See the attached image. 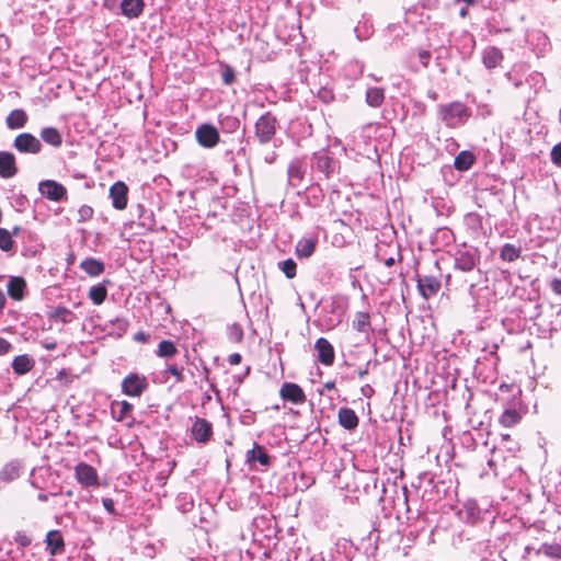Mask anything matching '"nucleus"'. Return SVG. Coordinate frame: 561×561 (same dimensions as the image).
Wrapping results in <instances>:
<instances>
[{"label":"nucleus","instance_id":"f257e3e1","mask_svg":"<svg viewBox=\"0 0 561 561\" xmlns=\"http://www.w3.org/2000/svg\"><path fill=\"white\" fill-rule=\"evenodd\" d=\"M442 272L435 263V272L427 275H416V286L420 295L425 300L436 296L442 288Z\"/></svg>","mask_w":561,"mask_h":561},{"label":"nucleus","instance_id":"f03ea898","mask_svg":"<svg viewBox=\"0 0 561 561\" xmlns=\"http://www.w3.org/2000/svg\"><path fill=\"white\" fill-rule=\"evenodd\" d=\"M442 119L450 128H455L463 124L469 117V111L461 102H453L439 106Z\"/></svg>","mask_w":561,"mask_h":561},{"label":"nucleus","instance_id":"7ed1b4c3","mask_svg":"<svg viewBox=\"0 0 561 561\" xmlns=\"http://www.w3.org/2000/svg\"><path fill=\"white\" fill-rule=\"evenodd\" d=\"M254 136L261 145L268 144L276 134L277 118L271 112L261 115L254 126Z\"/></svg>","mask_w":561,"mask_h":561},{"label":"nucleus","instance_id":"20e7f679","mask_svg":"<svg viewBox=\"0 0 561 561\" xmlns=\"http://www.w3.org/2000/svg\"><path fill=\"white\" fill-rule=\"evenodd\" d=\"M149 387L145 375L130 373L122 380V392L128 397H140Z\"/></svg>","mask_w":561,"mask_h":561},{"label":"nucleus","instance_id":"39448f33","mask_svg":"<svg viewBox=\"0 0 561 561\" xmlns=\"http://www.w3.org/2000/svg\"><path fill=\"white\" fill-rule=\"evenodd\" d=\"M13 147L21 153L37 154L42 151V142L31 133L19 134L13 140Z\"/></svg>","mask_w":561,"mask_h":561},{"label":"nucleus","instance_id":"423d86ee","mask_svg":"<svg viewBox=\"0 0 561 561\" xmlns=\"http://www.w3.org/2000/svg\"><path fill=\"white\" fill-rule=\"evenodd\" d=\"M195 138L199 146L204 148H214L220 140L217 128L211 124H202L195 131Z\"/></svg>","mask_w":561,"mask_h":561},{"label":"nucleus","instance_id":"0eeeda50","mask_svg":"<svg viewBox=\"0 0 561 561\" xmlns=\"http://www.w3.org/2000/svg\"><path fill=\"white\" fill-rule=\"evenodd\" d=\"M77 481L84 488L98 486L99 474L94 467L87 462H79L75 468Z\"/></svg>","mask_w":561,"mask_h":561},{"label":"nucleus","instance_id":"6e6552de","mask_svg":"<svg viewBox=\"0 0 561 561\" xmlns=\"http://www.w3.org/2000/svg\"><path fill=\"white\" fill-rule=\"evenodd\" d=\"M38 190L41 194L51 202H60L67 195L66 187L53 180H45L39 183Z\"/></svg>","mask_w":561,"mask_h":561},{"label":"nucleus","instance_id":"1a4fd4ad","mask_svg":"<svg viewBox=\"0 0 561 561\" xmlns=\"http://www.w3.org/2000/svg\"><path fill=\"white\" fill-rule=\"evenodd\" d=\"M213 433V425L209 421L203 417L195 419L191 434L198 444H207L211 439Z\"/></svg>","mask_w":561,"mask_h":561},{"label":"nucleus","instance_id":"9d476101","mask_svg":"<svg viewBox=\"0 0 561 561\" xmlns=\"http://www.w3.org/2000/svg\"><path fill=\"white\" fill-rule=\"evenodd\" d=\"M110 197L112 199V205L117 210H124L127 207L128 203V186L123 181L115 182L110 187Z\"/></svg>","mask_w":561,"mask_h":561},{"label":"nucleus","instance_id":"9b49d317","mask_svg":"<svg viewBox=\"0 0 561 561\" xmlns=\"http://www.w3.org/2000/svg\"><path fill=\"white\" fill-rule=\"evenodd\" d=\"M279 396L294 404H304L307 401L304 389L295 382H285L279 389Z\"/></svg>","mask_w":561,"mask_h":561},{"label":"nucleus","instance_id":"f8f14e48","mask_svg":"<svg viewBox=\"0 0 561 561\" xmlns=\"http://www.w3.org/2000/svg\"><path fill=\"white\" fill-rule=\"evenodd\" d=\"M319 362L324 366H331L335 359L332 344L325 337H319L314 343Z\"/></svg>","mask_w":561,"mask_h":561},{"label":"nucleus","instance_id":"ddd939ff","mask_svg":"<svg viewBox=\"0 0 561 561\" xmlns=\"http://www.w3.org/2000/svg\"><path fill=\"white\" fill-rule=\"evenodd\" d=\"M19 172L15 156L10 151H0V178L11 179Z\"/></svg>","mask_w":561,"mask_h":561},{"label":"nucleus","instance_id":"4468645a","mask_svg":"<svg viewBox=\"0 0 561 561\" xmlns=\"http://www.w3.org/2000/svg\"><path fill=\"white\" fill-rule=\"evenodd\" d=\"M35 367V359L27 354L15 356L12 360V369L19 376L26 375Z\"/></svg>","mask_w":561,"mask_h":561},{"label":"nucleus","instance_id":"2eb2a0df","mask_svg":"<svg viewBox=\"0 0 561 561\" xmlns=\"http://www.w3.org/2000/svg\"><path fill=\"white\" fill-rule=\"evenodd\" d=\"M45 541L50 556L61 553L65 549V540L59 530L48 531Z\"/></svg>","mask_w":561,"mask_h":561},{"label":"nucleus","instance_id":"dca6fc26","mask_svg":"<svg viewBox=\"0 0 561 561\" xmlns=\"http://www.w3.org/2000/svg\"><path fill=\"white\" fill-rule=\"evenodd\" d=\"M504 55L497 47H488L483 51L482 61L488 69H494L503 62Z\"/></svg>","mask_w":561,"mask_h":561},{"label":"nucleus","instance_id":"f3484780","mask_svg":"<svg viewBox=\"0 0 561 561\" xmlns=\"http://www.w3.org/2000/svg\"><path fill=\"white\" fill-rule=\"evenodd\" d=\"M25 288L26 282L20 276L11 277L7 286L8 295L16 301L23 299Z\"/></svg>","mask_w":561,"mask_h":561},{"label":"nucleus","instance_id":"a211bd4d","mask_svg":"<svg viewBox=\"0 0 561 561\" xmlns=\"http://www.w3.org/2000/svg\"><path fill=\"white\" fill-rule=\"evenodd\" d=\"M339 423L345 430H354L358 426V416L351 408H341L337 413Z\"/></svg>","mask_w":561,"mask_h":561},{"label":"nucleus","instance_id":"6ab92c4d","mask_svg":"<svg viewBox=\"0 0 561 561\" xmlns=\"http://www.w3.org/2000/svg\"><path fill=\"white\" fill-rule=\"evenodd\" d=\"M73 312L62 306H58L48 312V320L56 323L68 324L75 320Z\"/></svg>","mask_w":561,"mask_h":561},{"label":"nucleus","instance_id":"aec40b11","mask_svg":"<svg viewBox=\"0 0 561 561\" xmlns=\"http://www.w3.org/2000/svg\"><path fill=\"white\" fill-rule=\"evenodd\" d=\"M27 119L28 116L26 112L22 108H16L9 113L5 118V124L9 129H20L26 125Z\"/></svg>","mask_w":561,"mask_h":561},{"label":"nucleus","instance_id":"412c9836","mask_svg":"<svg viewBox=\"0 0 561 561\" xmlns=\"http://www.w3.org/2000/svg\"><path fill=\"white\" fill-rule=\"evenodd\" d=\"M144 0H123L121 3L122 12L129 19L138 18L144 11Z\"/></svg>","mask_w":561,"mask_h":561},{"label":"nucleus","instance_id":"4be33fe9","mask_svg":"<svg viewBox=\"0 0 561 561\" xmlns=\"http://www.w3.org/2000/svg\"><path fill=\"white\" fill-rule=\"evenodd\" d=\"M80 268L91 277L100 276L104 270V263L100 260L88 257L80 263Z\"/></svg>","mask_w":561,"mask_h":561},{"label":"nucleus","instance_id":"5701e85b","mask_svg":"<svg viewBox=\"0 0 561 561\" xmlns=\"http://www.w3.org/2000/svg\"><path fill=\"white\" fill-rule=\"evenodd\" d=\"M352 327L359 333L369 334L371 329L370 314L368 312L358 311L352 322Z\"/></svg>","mask_w":561,"mask_h":561},{"label":"nucleus","instance_id":"b1692460","mask_svg":"<svg viewBox=\"0 0 561 561\" xmlns=\"http://www.w3.org/2000/svg\"><path fill=\"white\" fill-rule=\"evenodd\" d=\"M41 138L46 144L59 148L62 145V136L55 127H45L41 130Z\"/></svg>","mask_w":561,"mask_h":561},{"label":"nucleus","instance_id":"393cba45","mask_svg":"<svg viewBox=\"0 0 561 561\" xmlns=\"http://www.w3.org/2000/svg\"><path fill=\"white\" fill-rule=\"evenodd\" d=\"M456 268L462 271V272H470L472 271L477 265V259L476 256L466 251L461 252L455 261Z\"/></svg>","mask_w":561,"mask_h":561},{"label":"nucleus","instance_id":"a878e982","mask_svg":"<svg viewBox=\"0 0 561 561\" xmlns=\"http://www.w3.org/2000/svg\"><path fill=\"white\" fill-rule=\"evenodd\" d=\"M474 161H476V158H474L473 153L465 150V151L459 152L456 156L455 161H454V167L458 171H467L472 167Z\"/></svg>","mask_w":561,"mask_h":561},{"label":"nucleus","instance_id":"bb28decb","mask_svg":"<svg viewBox=\"0 0 561 561\" xmlns=\"http://www.w3.org/2000/svg\"><path fill=\"white\" fill-rule=\"evenodd\" d=\"M115 405L119 407V412L116 416V420L118 422L129 420L128 424H131L134 422V417L131 414L133 408H134L133 404L129 403L128 401L113 402L111 405L113 412H114Z\"/></svg>","mask_w":561,"mask_h":561},{"label":"nucleus","instance_id":"cd10ccee","mask_svg":"<svg viewBox=\"0 0 561 561\" xmlns=\"http://www.w3.org/2000/svg\"><path fill=\"white\" fill-rule=\"evenodd\" d=\"M522 249L512 243H505L500 250V257L504 262H514L520 257Z\"/></svg>","mask_w":561,"mask_h":561},{"label":"nucleus","instance_id":"c85d7f7f","mask_svg":"<svg viewBox=\"0 0 561 561\" xmlns=\"http://www.w3.org/2000/svg\"><path fill=\"white\" fill-rule=\"evenodd\" d=\"M317 247L316 239H301L296 247V254L299 257H309L313 254Z\"/></svg>","mask_w":561,"mask_h":561},{"label":"nucleus","instance_id":"c756f323","mask_svg":"<svg viewBox=\"0 0 561 561\" xmlns=\"http://www.w3.org/2000/svg\"><path fill=\"white\" fill-rule=\"evenodd\" d=\"M522 420L520 413L515 409H507L505 410L500 419L499 422L504 427H513L517 425Z\"/></svg>","mask_w":561,"mask_h":561},{"label":"nucleus","instance_id":"7c9ffc66","mask_svg":"<svg viewBox=\"0 0 561 561\" xmlns=\"http://www.w3.org/2000/svg\"><path fill=\"white\" fill-rule=\"evenodd\" d=\"M178 354V347L171 340H162L158 344L157 356L161 358H171Z\"/></svg>","mask_w":561,"mask_h":561},{"label":"nucleus","instance_id":"2f4dec72","mask_svg":"<svg viewBox=\"0 0 561 561\" xmlns=\"http://www.w3.org/2000/svg\"><path fill=\"white\" fill-rule=\"evenodd\" d=\"M20 477V466L14 462H9L3 466L0 471V480L2 482H11Z\"/></svg>","mask_w":561,"mask_h":561},{"label":"nucleus","instance_id":"473e14b6","mask_svg":"<svg viewBox=\"0 0 561 561\" xmlns=\"http://www.w3.org/2000/svg\"><path fill=\"white\" fill-rule=\"evenodd\" d=\"M385 101V92L381 88H370L366 92V102L369 106L379 107Z\"/></svg>","mask_w":561,"mask_h":561},{"label":"nucleus","instance_id":"72a5a7b5","mask_svg":"<svg viewBox=\"0 0 561 561\" xmlns=\"http://www.w3.org/2000/svg\"><path fill=\"white\" fill-rule=\"evenodd\" d=\"M249 459L257 460L262 466L270 465V456L265 448L256 444L254 445V448L249 451Z\"/></svg>","mask_w":561,"mask_h":561},{"label":"nucleus","instance_id":"f704fd0d","mask_svg":"<svg viewBox=\"0 0 561 561\" xmlns=\"http://www.w3.org/2000/svg\"><path fill=\"white\" fill-rule=\"evenodd\" d=\"M107 296V289L104 285L93 286L89 290V298L95 305H101L105 301Z\"/></svg>","mask_w":561,"mask_h":561},{"label":"nucleus","instance_id":"c9c22d12","mask_svg":"<svg viewBox=\"0 0 561 561\" xmlns=\"http://www.w3.org/2000/svg\"><path fill=\"white\" fill-rule=\"evenodd\" d=\"M537 553H543L552 559H561V545L558 543H543Z\"/></svg>","mask_w":561,"mask_h":561},{"label":"nucleus","instance_id":"e433bc0d","mask_svg":"<svg viewBox=\"0 0 561 561\" xmlns=\"http://www.w3.org/2000/svg\"><path fill=\"white\" fill-rule=\"evenodd\" d=\"M317 168L329 175L333 172V160L328 156H320L317 158Z\"/></svg>","mask_w":561,"mask_h":561},{"label":"nucleus","instance_id":"4c0bfd02","mask_svg":"<svg viewBox=\"0 0 561 561\" xmlns=\"http://www.w3.org/2000/svg\"><path fill=\"white\" fill-rule=\"evenodd\" d=\"M94 210L89 205H81L77 210V222H85L93 217Z\"/></svg>","mask_w":561,"mask_h":561},{"label":"nucleus","instance_id":"58836bf2","mask_svg":"<svg viewBox=\"0 0 561 561\" xmlns=\"http://www.w3.org/2000/svg\"><path fill=\"white\" fill-rule=\"evenodd\" d=\"M12 248L13 240L11 233L4 228H0V249L2 251H10Z\"/></svg>","mask_w":561,"mask_h":561},{"label":"nucleus","instance_id":"ea45409f","mask_svg":"<svg viewBox=\"0 0 561 561\" xmlns=\"http://www.w3.org/2000/svg\"><path fill=\"white\" fill-rule=\"evenodd\" d=\"M282 271L287 278H294L297 273V265L294 260L287 259L282 263Z\"/></svg>","mask_w":561,"mask_h":561},{"label":"nucleus","instance_id":"a19ab883","mask_svg":"<svg viewBox=\"0 0 561 561\" xmlns=\"http://www.w3.org/2000/svg\"><path fill=\"white\" fill-rule=\"evenodd\" d=\"M56 379L61 383V386L68 387L75 380V376L67 369H60L57 373Z\"/></svg>","mask_w":561,"mask_h":561},{"label":"nucleus","instance_id":"79ce46f5","mask_svg":"<svg viewBox=\"0 0 561 561\" xmlns=\"http://www.w3.org/2000/svg\"><path fill=\"white\" fill-rule=\"evenodd\" d=\"M236 81V73L232 67L226 65L222 71V82L231 85Z\"/></svg>","mask_w":561,"mask_h":561},{"label":"nucleus","instance_id":"37998d69","mask_svg":"<svg viewBox=\"0 0 561 561\" xmlns=\"http://www.w3.org/2000/svg\"><path fill=\"white\" fill-rule=\"evenodd\" d=\"M165 371L171 374L175 378L176 382H182L184 380L183 368L178 367L176 365H168Z\"/></svg>","mask_w":561,"mask_h":561},{"label":"nucleus","instance_id":"c03bdc74","mask_svg":"<svg viewBox=\"0 0 561 561\" xmlns=\"http://www.w3.org/2000/svg\"><path fill=\"white\" fill-rule=\"evenodd\" d=\"M551 161L553 162V164H556L557 167H561V142L557 144L552 149H551Z\"/></svg>","mask_w":561,"mask_h":561},{"label":"nucleus","instance_id":"a18cd8bd","mask_svg":"<svg viewBox=\"0 0 561 561\" xmlns=\"http://www.w3.org/2000/svg\"><path fill=\"white\" fill-rule=\"evenodd\" d=\"M14 540L18 545H20L21 547H27L31 545L32 542V539L30 536H27L26 534L24 533H18L16 536L14 537Z\"/></svg>","mask_w":561,"mask_h":561},{"label":"nucleus","instance_id":"49530a36","mask_svg":"<svg viewBox=\"0 0 561 561\" xmlns=\"http://www.w3.org/2000/svg\"><path fill=\"white\" fill-rule=\"evenodd\" d=\"M12 348V344L3 337H0V355L9 353Z\"/></svg>","mask_w":561,"mask_h":561},{"label":"nucleus","instance_id":"de8ad7c7","mask_svg":"<svg viewBox=\"0 0 561 561\" xmlns=\"http://www.w3.org/2000/svg\"><path fill=\"white\" fill-rule=\"evenodd\" d=\"M419 58L424 67L428 66L431 59V53L428 50H421L419 53Z\"/></svg>","mask_w":561,"mask_h":561},{"label":"nucleus","instance_id":"09e8293b","mask_svg":"<svg viewBox=\"0 0 561 561\" xmlns=\"http://www.w3.org/2000/svg\"><path fill=\"white\" fill-rule=\"evenodd\" d=\"M553 293L561 295V278H553L550 283Z\"/></svg>","mask_w":561,"mask_h":561},{"label":"nucleus","instance_id":"8fccbe9b","mask_svg":"<svg viewBox=\"0 0 561 561\" xmlns=\"http://www.w3.org/2000/svg\"><path fill=\"white\" fill-rule=\"evenodd\" d=\"M242 360V356L241 354L239 353H233L231 354L229 357H228V363L231 365V366H236V365H239Z\"/></svg>","mask_w":561,"mask_h":561},{"label":"nucleus","instance_id":"3c124183","mask_svg":"<svg viewBox=\"0 0 561 561\" xmlns=\"http://www.w3.org/2000/svg\"><path fill=\"white\" fill-rule=\"evenodd\" d=\"M134 339L135 341L147 343L149 341V335H147L145 332H137Z\"/></svg>","mask_w":561,"mask_h":561},{"label":"nucleus","instance_id":"603ef678","mask_svg":"<svg viewBox=\"0 0 561 561\" xmlns=\"http://www.w3.org/2000/svg\"><path fill=\"white\" fill-rule=\"evenodd\" d=\"M103 505L110 513L114 512V503L111 499H104Z\"/></svg>","mask_w":561,"mask_h":561},{"label":"nucleus","instance_id":"864d4df0","mask_svg":"<svg viewBox=\"0 0 561 561\" xmlns=\"http://www.w3.org/2000/svg\"><path fill=\"white\" fill-rule=\"evenodd\" d=\"M319 95L324 100V101H328V100H331L333 99V95L331 93V91L329 90H323L319 93Z\"/></svg>","mask_w":561,"mask_h":561},{"label":"nucleus","instance_id":"5fc2aeb1","mask_svg":"<svg viewBox=\"0 0 561 561\" xmlns=\"http://www.w3.org/2000/svg\"><path fill=\"white\" fill-rule=\"evenodd\" d=\"M43 347L47 351H54L57 347L56 342L44 343Z\"/></svg>","mask_w":561,"mask_h":561},{"label":"nucleus","instance_id":"6e6d98bb","mask_svg":"<svg viewBox=\"0 0 561 561\" xmlns=\"http://www.w3.org/2000/svg\"><path fill=\"white\" fill-rule=\"evenodd\" d=\"M324 389L327 390H333L335 389V381L334 380H330V381H327L324 385H323Z\"/></svg>","mask_w":561,"mask_h":561},{"label":"nucleus","instance_id":"4d7b16f0","mask_svg":"<svg viewBox=\"0 0 561 561\" xmlns=\"http://www.w3.org/2000/svg\"><path fill=\"white\" fill-rule=\"evenodd\" d=\"M5 305V296L3 294V291L0 289V310L4 307Z\"/></svg>","mask_w":561,"mask_h":561},{"label":"nucleus","instance_id":"13d9d810","mask_svg":"<svg viewBox=\"0 0 561 561\" xmlns=\"http://www.w3.org/2000/svg\"><path fill=\"white\" fill-rule=\"evenodd\" d=\"M37 499H38L41 502H46V501L48 500V496H47V494H45V493H39V494L37 495Z\"/></svg>","mask_w":561,"mask_h":561},{"label":"nucleus","instance_id":"bf43d9fd","mask_svg":"<svg viewBox=\"0 0 561 561\" xmlns=\"http://www.w3.org/2000/svg\"><path fill=\"white\" fill-rule=\"evenodd\" d=\"M385 263H386L387 266H392L394 264V259L393 257H389V259L386 260Z\"/></svg>","mask_w":561,"mask_h":561},{"label":"nucleus","instance_id":"052dcab7","mask_svg":"<svg viewBox=\"0 0 561 561\" xmlns=\"http://www.w3.org/2000/svg\"><path fill=\"white\" fill-rule=\"evenodd\" d=\"M19 230H20V229H19V227H15V228L13 229V234H18Z\"/></svg>","mask_w":561,"mask_h":561},{"label":"nucleus","instance_id":"680f3d73","mask_svg":"<svg viewBox=\"0 0 561 561\" xmlns=\"http://www.w3.org/2000/svg\"><path fill=\"white\" fill-rule=\"evenodd\" d=\"M461 15L465 16L467 14V10H461Z\"/></svg>","mask_w":561,"mask_h":561},{"label":"nucleus","instance_id":"e2e57ef3","mask_svg":"<svg viewBox=\"0 0 561 561\" xmlns=\"http://www.w3.org/2000/svg\"><path fill=\"white\" fill-rule=\"evenodd\" d=\"M365 374H366V370L360 371V373H359V376H360V377H363Z\"/></svg>","mask_w":561,"mask_h":561},{"label":"nucleus","instance_id":"0e129e2a","mask_svg":"<svg viewBox=\"0 0 561 561\" xmlns=\"http://www.w3.org/2000/svg\"><path fill=\"white\" fill-rule=\"evenodd\" d=\"M0 561H10V560H7V559H2V560H0Z\"/></svg>","mask_w":561,"mask_h":561}]
</instances>
